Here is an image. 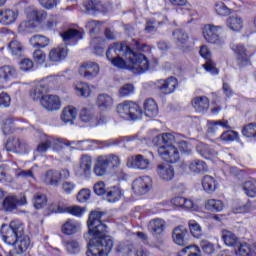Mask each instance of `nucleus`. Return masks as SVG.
I'll return each mask as SVG.
<instances>
[{"instance_id": "1", "label": "nucleus", "mask_w": 256, "mask_h": 256, "mask_svg": "<svg viewBox=\"0 0 256 256\" xmlns=\"http://www.w3.org/2000/svg\"><path fill=\"white\" fill-rule=\"evenodd\" d=\"M105 212L92 211L87 220L88 231L84 233V239L87 241V256H109L113 251L115 240L107 235L109 228L101 222Z\"/></svg>"}, {"instance_id": "2", "label": "nucleus", "mask_w": 256, "mask_h": 256, "mask_svg": "<svg viewBox=\"0 0 256 256\" xmlns=\"http://www.w3.org/2000/svg\"><path fill=\"white\" fill-rule=\"evenodd\" d=\"M135 51H149V46L141 44L138 40L132 39L129 46L123 43H113L106 51V59L112 61L118 57H126L132 64L133 73L141 74L149 71V60L147 57Z\"/></svg>"}, {"instance_id": "3", "label": "nucleus", "mask_w": 256, "mask_h": 256, "mask_svg": "<svg viewBox=\"0 0 256 256\" xmlns=\"http://www.w3.org/2000/svg\"><path fill=\"white\" fill-rule=\"evenodd\" d=\"M1 237L6 245H13L16 255H23L31 246V239L25 235V225L19 220H13L9 225L1 226Z\"/></svg>"}, {"instance_id": "4", "label": "nucleus", "mask_w": 256, "mask_h": 256, "mask_svg": "<svg viewBox=\"0 0 256 256\" xmlns=\"http://www.w3.org/2000/svg\"><path fill=\"white\" fill-rule=\"evenodd\" d=\"M121 158L116 154L100 155L96 158L93 172L97 177H105L109 171L119 169Z\"/></svg>"}, {"instance_id": "5", "label": "nucleus", "mask_w": 256, "mask_h": 256, "mask_svg": "<svg viewBox=\"0 0 256 256\" xmlns=\"http://www.w3.org/2000/svg\"><path fill=\"white\" fill-rule=\"evenodd\" d=\"M27 21L22 22L20 27H28L29 29H35L39 25L43 24V21L47 19V11L43 9H37L33 6H29L25 9Z\"/></svg>"}, {"instance_id": "6", "label": "nucleus", "mask_w": 256, "mask_h": 256, "mask_svg": "<svg viewBox=\"0 0 256 256\" xmlns=\"http://www.w3.org/2000/svg\"><path fill=\"white\" fill-rule=\"evenodd\" d=\"M116 111L118 115H120L122 119H126V121H137L143 113L139 104L132 101H125L118 104Z\"/></svg>"}, {"instance_id": "7", "label": "nucleus", "mask_w": 256, "mask_h": 256, "mask_svg": "<svg viewBox=\"0 0 256 256\" xmlns=\"http://www.w3.org/2000/svg\"><path fill=\"white\" fill-rule=\"evenodd\" d=\"M232 51L236 55V63L240 69L251 65V57L256 53L255 47L245 46L243 44L233 45Z\"/></svg>"}, {"instance_id": "8", "label": "nucleus", "mask_w": 256, "mask_h": 256, "mask_svg": "<svg viewBox=\"0 0 256 256\" xmlns=\"http://www.w3.org/2000/svg\"><path fill=\"white\" fill-rule=\"evenodd\" d=\"M5 149L10 153H16V155H25L31 151V146L23 138L12 137L7 140Z\"/></svg>"}, {"instance_id": "9", "label": "nucleus", "mask_w": 256, "mask_h": 256, "mask_svg": "<svg viewBox=\"0 0 256 256\" xmlns=\"http://www.w3.org/2000/svg\"><path fill=\"white\" fill-rule=\"evenodd\" d=\"M148 155L149 157L142 154L128 157L127 167H129L130 169H139L140 171H145V169H149V165H151V159H155V156L153 155V152H149Z\"/></svg>"}, {"instance_id": "10", "label": "nucleus", "mask_w": 256, "mask_h": 256, "mask_svg": "<svg viewBox=\"0 0 256 256\" xmlns=\"http://www.w3.org/2000/svg\"><path fill=\"white\" fill-rule=\"evenodd\" d=\"M219 31H223V27L207 24L203 29L204 39L212 45H223L225 41L219 36Z\"/></svg>"}, {"instance_id": "11", "label": "nucleus", "mask_w": 256, "mask_h": 256, "mask_svg": "<svg viewBox=\"0 0 256 256\" xmlns=\"http://www.w3.org/2000/svg\"><path fill=\"white\" fill-rule=\"evenodd\" d=\"M158 155L166 163H177L179 161V150L174 145H162L158 148Z\"/></svg>"}, {"instance_id": "12", "label": "nucleus", "mask_w": 256, "mask_h": 256, "mask_svg": "<svg viewBox=\"0 0 256 256\" xmlns=\"http://www.w3.org/2000/svg\"><path fill=\"white\" fill-rule=\"evenodd\" d=\"M79 121L89 125V127H99L105 123V117L97 118L90 109L82 108L79 113Z\"/></svg>"}, {"instance_id": "13", "label": "nucleus", "mask_w": 256, "mask_h": 256, "mask_svg": "<svg viewBox=\"0 0 256 256\" xmlns=\"http://www.w3.org/2000/svg\"><path fill=\"white\" fill-rule=\"evenodd\" d=\"M156 88L160 93L164 95H171V93H175V89L179 87V81L177 78L171 76L167 79H160L155 83Z\"/></svg>"}, {"instance_id": "14", "label": "nucleus", "mask_w": 256, "mask_h": 256, "mask_svg": "<svg viewBox=\"0 0 256 256\" xmlns=\"http://www.w3.org/2000/svg\"><path fill=\"white\" fill-rule=\"evenodd\" d=\"M27 205V196H7L3 201L5 211H15L17 207Z\"/></svg>"}, {"instance_id": "15", "label": "nucleus", "mask_w": 256, "mask_h": 256, "mask_svg": "<svg viewBox=\"0 0 256 256\" xmlns=\"http://www.w3.org/2000/svg\"><path fill=\"white\" fill-rule=\"evenodd\" d=\"M132 189L136 195H145L151 189V178L144 176L135 179L132 183Z\"/></svg>"}, {"instance_id": "16", "label": "nucleus", "mask_w": 256, "mask_h": 256, "mask_svg": "<svg viewBox=\"0 0 256 256\" xmlns=\"http://www.w3.org/2000/svg\"><path fill=\"white\" fill-rule=\"evenodd\" d=\"M172 239L176 245L185 247L189 243V231L185 226H177L172 232Z\"/></svg>"}, {"instance_id": "17", "label": "nucleus", "mask_w": 256, "mask_h": 256, "mask_svg": "<svg viewBox=\"0 0 256 256\" xmlns=\"http://www.w3.org/2000/svg\"><path fill=\"white\" fill-rule=\"evenodd\" d=\"M79 73L84 79H94L99 74V64L95 62H85L81 64Z\"/></svg>"}, {"instance_id": "18", "label": "nucleus", "mask_w": 256, "mask_h": 256, "mask_svg": "<svg viewBox=\"0 0 256 256\" xmlns=\"http://www.w3.org/2000/svg\"><path fill=\"white\" fill-rule=\"evenodd\" d=\"M199 54L201 55V57H203V59H206L204 69L212 75H219V70L215 68V62L211 60V51H209V48H207L206 45L200 47Z\"/></svg>"}, {"instance_id": "19", "label": "nucleus", "mask_w": 256, "mask_h": 256, "mask_svg": "<svg viewBox=\"0 0 256 256\" xmlns=\"http://www.w3.org/2000/svg\"><path fill=\"white\" fill-rule=\"evenodd\" d=\"M40 103L47 111H59L61 109V100L57 95H46L40 100Z\"/></svg>"}, {"instance_id": "20", "label": "nucleus", "mask_w": 256, "mask_h": 256, "mask_svg": "<svg viewBox=\"0 0 256 256\" xmlns=\"http://www.w3.org/2000/svg\"><path fill=\"white\" fill-rule=\"evenodd\" d=\"M156 173L162 181H173L175 178V169L169 164H158Z\"/></svg>"}, {"instance_id": "21", "label": "nucleus", "mask_w": 256, "mask_h": 256, "mask_svg": "<svg viewBox=\"0 0 256 256\" xmlns=\"http://www.w3.org/2000/svg\"><path fill=\"white\" fill-rule=\"evenodd\" d=\"M188 169L193 175H203V173H207V171H209L207 162L201 159L191 160L188 163Z\"/></svg>"}, {"instance_id": "22", "label": "nucleus", "mask_w": 256, "mask_h": 256, "mask_svg": "<svg viewBox=\"0 0 256 256\" xmlns=\"http://www.w3.org/2000/svg\"><path fill=\"white\" fill-rule=\"evenodd\" d=\"M81 39H83V32L75 28H69L65 31V45H77Z\"/></svg>"}, {"instance_id": "23", "label": "nucleus", "mask_w": 256, "mask_h": 256, "mask_svg": "<svg viewBox=\"0 0 256 256\" xmlns=\"http://www.w3.org/2000/svg\"><path fill=\"white\" fill-rule=\"evenodd\" d=\"M196 151L204 159H209V157H216V155H219V152H217L215 148L203 142H198L196 144Z\"/></svg>"}, {"instance_id": "24", "label": "nucleus", "mask_w": 256, "mask_h": 256, "mask_svg": "<svg viewBox=\"0 0 256 256\" xmlns=\"http://www.w3.org/2000/svg\"><path fill=\"white\" fill-rule=\"evenodd\" d=\"M48 59L51 63H59L65 59V44H60L52 48L48 54Z\"/></svg>"}, {"instance_id": "25", "label": "nucleus", "mask_w": 256, "mask_h": 256, "mask_svg": "<svg viewBox=\"0 0 256 256\" xmlns=\"http://www.w3.org/2000/svg\"><path fill=\"white\" fill-rule=\"evenodd\" d=\"M19 13L12 9L0 10V23L2 25H12L17 21Z\"/></svg>"}, {"instance_id": "26", "label": "nucleus", "mask_w": 256, "mask_h": 256, "mask_svg": "<svg viewBox=\"0 0 256 256\" xmlns=\"http://www.w3.org/2000/svg\"><path fill=\"white\" fill-rule=\"evenodd\" d=\"M192 107L197 113H205L209 110V98L207 96H197L192 100Z\"/></svg>"}, {"instance_id": "27", "label": "nucleus", "mask_w": 256, "mask_h": 256, "mask_svg": "<svg viewBox=\"0 0 256 256\" xmlns=\"http://www.w3.org/2000/svg\"><path fill=\"white\" fill-rule=\"evenodd\" d=\"M96 143L97 145H104V147H113L115 145H119V140H107V141H99V140H83V141H77V142H69L66 141L65 145L68 147L69 151L75 148H71V145H81V143Z\"/></svg>"}, {"instance_id": "28", "label": "nucleus", "mask_w": 256, "mask_h": 256, "mask_svg": "<svg viewBox=\"0 0 256 256\" xmlns=\"http://www.w3.org/2000/svg\"><path fill=\"white\" fill-rule=\"evenodd\" d=\"M46 93H49V86L45 84H38L30 90V97L33 101H41L43 97H46Z\"/></svg>"}, {"instance_id": "29", "label": "nucleus", "mask_w": 256, "mask_h": 256, "mask_svg": "<svg viewBox=\"0 0 256 256\" xmlns=\"http://www.w3.org/2000/svg\"><path fill=\"white\" fill-rule=\"evenodd\" d=\"M144 114L150 119H153V117H157V115H159V107L157 106V102H155V100L147 99L144 102Z\"/></svg>"}, {"instance_id": "30", "label": "nucleus", "mask_w": 256, "mask_h": 256, "mask_svg": "<svg viewBox=\"0 0 256 256\" xmlns=\"http://www.w3.org/2000/svg\"><path fill=\"white\" fill-rule=\"evenodd\" d=\"M123 197V190L119 186H113L107 189L106 199L109 203H117Z\"/></svg>"}, {"instance_id": "31", "label": "nucleus", "mask_w": 256, "mask_h": 256, "mask_svg": "<svg viewBox=\"0 0 256 256\" xmlns=\"http://www.w3.org/2000/svg\"><path fill=\"white\" fill-rule=\"evenodd\" d=\"M154 145L162 147V145H173L175 143V136L172 133H164L158 135L153 139Z\"/></svg>"}, {"instance_id": "32", "label": "nucleus", "mask_w": 256, "mask_h": 256, "mask_svg": "<svg viewBox=\"0 0 256 256\" xmlns=\"http://www.w3.org/2000/svg\"><path fill=\"white\" fill-rule=\"evenodd\" d=\"M42 181L46 185H59V181H61V172L49 170L43 176Z\"/></svg>"}, {"instance_id": "33", "label": "nucleus", "mask_w": 256, "mask_h": 256, "mask_svg": "<svg viewBox=\"0 0 256 256\" xmlns=\"http://www.w3.org/2000/svg\"><path fill=\"white\" fill-rule=\"evenodd\" d=\"M148 229L153 235H161V232L165 231V220L156 218L150 221Z\"/></svg>"}, {"instance_id": "34", "label": "nucleus", "mask_w": 256, "mask_h": 256, "mask_svg": "<svg viewBox=\"0 0 256 256\" xmlns=\"http://www.w3.org/2000/svg\"><path fill=\"white\" fill-rule=\"evenodd\" d=\"M30 43L32 47H38L39 49H45V47L49 46L51 40L47 36L43 35H34L30 38Z\"/></svg>"}, {"instance_id": "35", "label": "nucleus", "mask_w": 256, "mask_h": 256, "mask_svg": "<svg viewBox=\"0 0 256 256\" xmlns=\"http://www.w3.org/2000/svg\"><path fill=\"white\" fill-rule=\"evenodd\" d=\"M202 187L206 193H215L217 189V180L213 178V176L206 175L202 179Z\"/></svg>"}, {"instance_id": "36", "label": "nucleus", "mask_w": 256, "mask_h": 256, "mask_svg": "<svg viewBox=\"0 0 256 256\" xmlns=\"http://www.w3.org/2000/svg\"><path fill=\"white\" fill-rule=\"evenodd\" d=\"M17 77V69L13 66H2L0 68V79H4V81H11V79H15Z\"/></svg>"}, {"instance_id": "37", "label": "nucleus", "mask_w": 256, "mask_h": 256, "mask_svg": "<svg viewBox=\"0 0 256 256\" xmlns=\"http://www.w3.org/2000/svg\"><path fill=\"white\" fill-rule=\"evenodd\" d=\"M96 103L99 109H111L113 107V98L109 94H100Z\"/></svg>"}, {"instance_id": "38", "label": "nucleus", "mask_w": 256, "mask_h": 256, "mask_svg": "<svg viewBox=\"0 0 256 256\" xmlns=\"http://www.w3.org/2000/svg\"><path fill=\"white\" fill-rule=\"evenodd\" d=\"M205 209L212 213H219L223 211V201L217 199H209L205 202Z\"/></svg>"}, {"instance_id": "39", "label": "nucleus", "mask_w": 256, "mask_h": 256, "mask_svg": "<svg viewBox=\"0 0 256 256\" xmlns=\"http://www.w3.org/2000/svg\"><path fill=\"white\" fill-rule=\"evenodd\" d=\"M77 115H79V113L75 106H67L65 108V124L75 125V119H77Z\"/></svg>"}, {"instance_id": "40", "label": "nucleus", "mask_w": 256, "mask_h": 256, "mask_svg": "<svg viewBox=\"0 0 256 256\" xmlns=\"http://www.w3.org/2000/svg\"><path fill=\"white\" fill-rule=\"evenodd\" d=\"M74 89L78 97H84V99H87V97L91 95V88H89V84L85 82L76 83Z\"/></svg>"}, {"instance_id": "41", "label": "nucleus", "mask_w": 256, "mask_h": 256, "mask_svg": "<svg viewBox=\"0 0 256 256\" xmlns=\"http://www.w3.org/2000/svg\"><path fill=\"white\" fill-rule=\"evenodd\" d=\"M227 26L231 31H241V29H243V18L239 16H230L227 19Z\"/></svg>"}, {"instance_id": "42", "label": "nucleus", "mask_w": 256, "mask_h": 256, "mask_svg": "<svg viewBox=\"0 0 256 256\" xmlns=\"http://www.w3.org/2000/svg\"><path fill=\"white\" fill-rule=\"evenodd\" d=\"M173 39L178 47H182L183 45H187L189 41V35L185 33L183 30H175L173 33Z\"/></svg>"}, {"instance_id": "43", "label": "nucleus", "mask_w": 256, "mask_h": 256, "mask_svg": "<svg viewBox=\"0 0 256 256\" xmlns=\"http://www.w3.org/2000/svg\"><path fill=\"white\" fill-rule=\"evenodd\" d=\"M222 239L227 247H235V244L239 241V238L229 230L222 232Z\"/></svg>"}, {"instance_id": "44", "label": "nucleus", "mask_w": 256, "mask_h": 256, "mask_svg": "<svg viewBox=\"0 0 256 256\" xmlns=\"http://www.w3.org/2000/svg\"><path fill=\"white\" fill-rule=\"evenodd\" d=\"M81 224L75 220L68 219L65 222V235H75L79 231Z\"/></svg>"}, {"instance_id": "45", "label": "nucleus", "mask_w": 256, "mask_h": 256, "mask_svg": "<svg viewBox=\"0 0 256 256\" xmlns=\"http://www.w3.org/2000/svg\"><path fill=\"white\" fill-rule=\"evenodd\" d=\"M8 49L15 57H21L23 55V44L18 40H12L8 45Z\"/></svg>"}, {"instance_id": "46", "label": "nucleus", "mask_w": 256, "mask_h": 256, "mask_svg": "<svg viewBox=\"0 0 256 256\" xmlns=\"http://www.w3.org/2000/svg\"><path fill=\"white\" fill-rule=\"evenodd\" d=\"M178 256H201V250L196 245H190L178 252Z\"/></svg>"}, {"instance_id": "47", "label": "nucleus", "mask_w": 256, "mask_h": 256, "mask_svg": "<svg viewBox=\"0 0 256 256\" xmlns=\"http://www.w3.org/2000/svg\"><path fill=\"white\" fill-rule=\"evenodd\" d=\"M93 165V160L87 155H83L80 161V169L83 171L84 175H89L91 173V167Z\"/></svg>"}, {"instance_id": "48", "label": "nucleus", "mask_w": 256, "mask_h": 256, "mask_svg": "<svg viewBox=\"0 0 256 256\" xmlns=\"http://www.w3.org/2000/svg\"><path fill=\"white\" fill-rule=\"evenodd\" d=\"M40 137L43 142L37 146L36 151L38 153H46L49 147H51V140L49 136L45 135L44 133H40Z\"/></svg>"}, {"instance_id": "49", "label": "nucleus", "mask_w": 256, "mask_h": 256, "mask_svg": "<svg viewBox=\"0 0 256 256\" xmlns=\"http://www.w3.org/2000/svg\"><path fill=\"white\" fill-rule=\"evenodd\" d=\"M35 209H43L47 205V196L43 193H36L33 197Z\"/></svg>"}, {"instance_id": "50", "label": "nucleus", "mask_w": 256, "mask_h": 256, "mask_svg": "<svg viewBox=\"0 0 256 256\" xmlns=\"http://www.w3.org/2000/svg\"><path fill=\"white\" fill-rule=\"evenodd\" d=\"M85 9L88 15H95V13L101 11V4L97 1L89 0L85 3Z\"/></svg>"}, {"instance_id": "51", "label": "nucleus", "mask_w": 256, "mask_h": 256, "mask_svg": "<svg viewBox=\"0 0 256 256\" xmlns=\"http://www.w3.org/2000/svg\"><path fill=\"white\" fill-rule=\"evenodd\" d=\"M65 213H69V215H73L74 217H83L85 208L78 205L66 206Z\"/></svg>"}, {"instance_id": "52", "label": "nucleus", "mask_w": 256, "mask_h": 256, "mask_svg": "<svg viewBox=\"0 0 256 256\" xmlns=\"http://www.w3.org/2000/svg\"><path fill=\"white\" fill-rule=\"evenodd\" d=\"M214 10L220 17H227V15H231V10L223 2L216 3Z\"/></svg>"}, {"instance_id": "53", "label": "nucleus", "mask_w": 256, "mask_h": 256, "mask_svg": "<svg viewBox=\"0 0 256 256\" xmlns=\"http://www.w3.org/2000/svg\"><path fill=\"white\" fill-rule=\"evenodd\" d=\"M237 256H255L251 250V246L247 243L240 244L238 250L236 251Z\"/></svg>"}, {"instance_id": "54", "label": "nucleus", "mask_w": 256, "mask_h": 256, "mask_svg": "<svg viewBox=\"0 0 256 256\" xmlns=\"http://www.w3.org/2000/svg\"><path fill=\"white\" fill-rule=\"evenodd\" d=\"M244 137L256 139V124H248L242 129Z\"/></svg>"}, {"instance_id": "55", "label": "nucleus", "mask_w": 256, "mask_h": 256, "mask_svg": "<svg viewBox=\"0 0 256 256\" xmlns=\"http://www.w3.org/2000/svg\"><path fill=\"white\" fill-rule=\"evenodd\" d=\"M200 247L203 253H206V255H213V253H215V246L213 245V243L207 240H201Z\"/></svg>"}, {"instance_id": "56", "label": "nucleus", "mask_w": 256, "mask_h": 256, "mask_svg": "<svg viewBox=\"0 0 256 256\" xmlns=\"http://www.w3.org/2000/svg\"><path fill=\"white\" fill-rule=\"evenodd\" d=\"M188 226L193 237L198 239V237L201 235V225H199V223H197L195 220H190L188 222Z\"/></svg>"}, {"instance_id": "57", "label": "nucleus", "mask_w": 256, "mask_h": 256, "mask_svg": "<svg viewBox=\"0 0 256 256\" xmlns=\"http://www.w3.org/2000/svg\"><path fill=\"white\" fill-rule=\"evenodd\" d=\"M2 130L4 135H11L15 131V121L13 119H6L3 122Z\"/></svg>"}, {"instance_id": "58", "label": "nucleus", "mask_w": 256, "mask_h": 256, "mask_svg": "<svg viewBox=\"0 0 256 256\" xmlns=\"http://www.w3.org/2000/svg\"><path fill=\"white\" fill-rule=\"evenodd\" d=\"M66 251L70 253V255H75V253H79V242L77 240H70L66 242Z\"/></svg>"}, {"instance_id": "59", "label": "nucleus", "mask_w": 256, "mask_h": 256, "mask_svg": "<svg viewBox=\"0 0 256 256\" xmlns=\"http://www.w3.org/2000/svg\"><path fill=\"white\" fill-rule=\"evenodd\" d=\"M178 147H179L180 153H183L184 155L193 154V146L187 141H180L178 143Z\"/></svg>"}, {"instance_id": "60", "label": "nucleus", "mask_w": 256, "mask_h": 256, "mask_svg": "<svg viewBox=\"0 0 256 256\" xmlns=\"http://www.w3.org/2000/svg\"><path fill=\"white\" fill-rule=\"evenodd\" d=\"M91 199V190L83 188L78 192L77 201L79 203H87Z\"/></svg>"}, {"instance_id": "61", "label": "nucleus", "mask_w": 256, "mask_h": 256, "mask_svg": "<svg viewBox=\"0 0 256 256\" xmlns=\"http://www.w3.org/2000/svg\"><path fill=\"white\" fill-rule=\"evenodd\" d=\"M133 93H135L133 84H125L119 90L120 97H129V95H133Z\"/></svg>"}, {"instance_id": "62", "label": "nucleus", "mask_w": 256, "mask_h": 256, "mask_svg": "<svg viewBox=\"0 0 256 256\" xmlns=\"http://www.w3.org/2000/svg\"><path fill=\"white\" fill-rule=\"evenodd\" d=\"M243 190L248 197H256V187H255V184H253V182L251 181L245 182L243 186Z\"/></svg>"}, {"instance_id": "63", "label": "nucleus", "mask_w": 256, "mask_h": 256, "mask_svg": "<svg viewBox=\"0 0 256 256\" xmlns=\"http://www.w3.org/2000/svg\"><path fill=\"white\" fill-rule=\"evenodd\" d=\"M33 59L38 65H43V63H45L47 59V55L45 54V52H43V50L38 49L33 52Z\"/></svg>"}, {"instance_id": "64", "label": "nucleus", "mask_w": 256, "mask_h": 256, "mask_svg": "<svg viewBox=\"0 0 256 256\" xmlns=\"http://www.w3.org/2000/svg\"><path fill=\"white\" fill-rule=\"evenodd\" d=\"M57 16L50 15L47 21L43 24V29H46L47 31H51V29H54V27H57Z\"/></svg>"}]
</instances>
